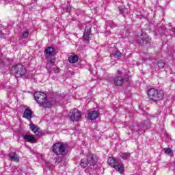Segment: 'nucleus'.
<instances>
[{
  "label": "nucleus",
  "instance_id": "f257e3e1",
  "mask_svg": "<svg viewBox=\"0 0 175 175\" xmlns=\"http://www.w3.org/2000/svg\"><path fill=\"white\" fill-rule=\"evenodd\" d=\"M11 75L15 76V77H25V79H28V72L25 67L23 64H18L15 66H13L11 68Z\"/></svg>",
  "mask_w": 175,
  "mask_h": 175
},
{
  "label": "nucleus",
  "instance_id": "f03ea898",
  "mask_svg": "<svg viewBox=\"0 0 175 175\" xmlns=\"http://www.w3.org/2000/svg\"><path fill=\"white\" fill-rule=\"evenodd\" d=\"M163 95H165V94L162 90H158L155 88L148 90V96L149 99L153 100V102H158V100L163 99Z\"/></svg>",
  "mask_w": 175,
  "mask_h": 175
},
{
  "label": "nucleus",
  "instance_id": "7ed1b4c3",
  "mask_svg": "<svg viewBox=\"0 0 175 175\" xmlns=\"http://www.w3.org/2000/svg\"><path fill=\"white\" fill-rule=\"evenodd\" d=\"M98 163V157L92 154H89L87 159H83L80 165L81 167H87V166H94Z\"/></svg>",
  "mask_w": 175,
  "mask_h": 175
},
{
  "label": "nucleus",
  "instance_id": "20e7f679",
  "mask_svg": "<svg viewBox=\"0 0 175 175\" xmlns=\"http://www.w3.org/2000/svg\"><path fill=\"white\" fill-rule=\"evenodd\" d=\"M52 150L56 155H62V157L66 155V146L62 142L55 144L52 147Z\"/></svg>",
  "mask_w": 175,
  "mask_h": 175
},
{
  "label": "nucleus",
  "instance_id": "39448f33",
  "mask_svg": "<svg viewBox=\"0 0 175 175\" xmlns=\"http://www.w3.org/2000/svg\"><path fill=\"white\" fill-rule=\"evenodd\" d=\"M108 164L111 167H113L120 174H122L124 170H125V167L122 163H118L114 158L109 157L108 159Z\"/></svg>",
  "mask_w": 175,
  "mask_h": 175
},
{
  "label": "nucleus",
  "instance_id": "423d86ee",
  "mask_svg": "<svg viewBox=\"0 0 175 175\" xmlns=\"http://www.w3.org/2000/svg\"><path fill=\"white\" fill-rule=\"evenodd\" d=\"M118 77L114 79L113 83L116 85L120 86L125 81H128V73H125L121 70H118Z\"/></svg>",
  "mask_w": 175,
  "mask_h": 175
},
{
  "label": "nucleus",
  "instance_id": "0eeeda50",
  "mask_svg": "<svg viewBox=\"0 0 175 175\" xmlns=\"http://www.w3.org/2000/svg\"><path fill=\"white\" fill-rule=\"evenodd\" d=\"M34 98L35 100L38 102V104L40 105V106H42V105H44V102H46V94L40 92H36L34 93Z\"/></svg>",
  "mask_w": 175,
  "mask_h": 175
},
{
  "label": "nucleus",
  "instance_id": "6e6552de",
  "mask_svg": "<svg viewBox=\"0 0 175 175\" xmlns=\"http://www.w3.org/2000/svg\"><path fill=\"white\" fill-rule=\"evenodd\" d=\"M46 58L50 62V64H54L55 61V56H54V48L53 46H49L46 49Z\"/></svg>",
  "mask_w": 175,
  "mask_h": 175
},
{
  "label": "nucleus",
  "instance_id": "1a4fd4ad",
  "mask_svg": "<svg viewBox=\"0 0 175 175\" xmlns=\"http://www.w3.org/2000/svg\"><path fill=\"white\" fill-rule=\"evenodd\" d=\"M79 118H81V112L77 109H73L70 112V120L71 121H77Z\"/></svg>",
  "mask_w": 175,
  "mask_h": 175
},
{
  "label": "nucleus",
  "instance_id": "9d476101",
  "mask_svg": "<svg viewBox=\"0 0 175 175\" xmlns=\"http://www.w3.org/2000/svg\"><path fill=\"white\" fill-rule=\"evenodd\" d=\"M83 38L86 43H90V40L91 39V27L87 26L85 27Z\"/></svg>",
  "mask_w": 175,
  "mask_h": 175
},
{
  "label": "nucleus",
  "instance_id": "9b49d317",
  "mask_svg": "<svg viewBox=\"0 0 175 175\" xmlns=\"http://www.w3.org/2000/svg\"><path fill=\"white\" fill-rule=\"evenodd\" d=\"M33 113V112L32 111V110H31L29 107H27V108H25L23 112V118H26V120H31V118H32Z\"/></svg>",
  "mask_w": 175,
  "mask_h": 175
},
{
  "label": "nucleus",
  "instance_id": "f8f14e48",
  "mask_svg": "<svg viewBox=\"0 0 175 175\" xmlns=\"http://www.w3.org/2000/svg\"><path fill=\"white\" fill-rule=\"evenodd\" d=\"M8 157L10 161H12L13 162H19L20 161V157H18V155L16 154V152H10Z\"/></svg>",
  "mask_w": 175,
  "mask_h": 175
},
{
  "label": "nucleus",
  "instance_id": "ddd939ff",
  "mask_svg": "<svg viewBox=\"0 0 175 175\" xmlns=\"http://www.w3.org/2000/svg\"><path fill=\"white\" fill-rule=\"evenodd\" d=\"M30 129L34 132L37 136H42V130L34 124H30Z\"/></svg>",
  "mask_w": 175,
  "mask_h": 175
},
{
  "label": "nucleus",
  "instance_id": "4468645a",
  "mask_svg": "<svg viewBox=\"0 0 175 175\" xmlns=\"http://www.w3.org/2000/svg\"><path fill=\"white\" fill-rule=\"evenodd\" d=\"M98 117H99V112L98 111H91L88 113V118L92 121L96 120Z\"/></svg>",
  "mask_w": 175,
  "mask_h": 175
},
{
  "label": "nucleus",
  "instance_id": "2eb2a0df",
  "mask_svg": "<svg viewBox=\"0 0 175 175\" xmlns=\"http://www.w3.org/2000/svg\"><path fill=\"white\" fill-rule=\"evenodd\" d=\"M23 139L28 143H35V137L33 135H25Z\"/></svg>",
  "mask_w": 175,
  "mask_h": 175
},
{
  "label": "nucleus",
  "instance_id": "dca6fc26",
  "mask_svg": "<svg viewBox=\"0 0 175 175\" xmlns=\"http://www.w3.org/2000/svg\"><path fill=\"white\" fill-rule=\"evenodd\" d=\"M77 61H79V56L77 55H73L68 57V62L70 64H76Z\"/></svg>",
  "mask_w": 175,
  "mask_h": 175
},
{
  "label": "nucleus",
  "instance_id": "f3484780",
  "mask_svg": "<svg viewBox=\"0 0 175 175\" xmlns=\"http://www.w3.org/2000/svg\"><path fill=\"white\" fill-rule=\"evenodd\" d=\"M119 157H120V158H122V159L126 160V159H129V158H131V154L128 152H125V153L120 152L119 154Z\"/></svg>",
  "mask_w": 175,
  "mask_h": 175
},
{
  "label": "nucleus",
  "instance_id": "a211bd4d",
  "mask_svg": "<svg viewBox=\"0 0 175 175\" xmlns=\"http://www.w3.org/2000/svg\"><path fill=\"white\" fill-rule=\"evenodd\" d=\"M141 130L138 131V133L139 135H142L144 132H146V129H147V126L144 124H141L140 126Z\"/></svg>",
  "mask_w": 175,
  "mask_h": 175
},
{
  "label": "nucleus",
  "instance_id": "6ab92c4d",
  "mask_svg": "<svg viewBox=\"0 0 175 175\" xmlns=\"http://www.w3.org/2000/svg\"><path fill=\"white\" fill-rule=\"evenodd\" d=\"M139 39H140L141 40H142V42H147V40H148V36L146 35V34H141V36L139 37Z\"/></svg>",
  "mask_w": 175,
  "mask_h": 175
},
{
  "label": "nucleus",
  "instance_id": "aec40b11",
  "mask_svg": "<svg viewBox=\"0 0 175 175\" xmlns=\"http://www.w3.org/2000/svg\"><path fill=\"white\" fill-rule=\"evenodd\" d=\"M41 106L49 108V107H51V106H53V104H51V102L45 101L44 102V104L41 105Z\"/></svg>",
  "mask_w": 175,
  "mask_h": 175
},
{
  "label": "nucleus",
  "instance_id": "412c9836",
  "mask_svg": "<svg viewBox=\"0 0 175 175\" xmlns=\"http://www.w3.org/2000/svg\"><path fill=\"white\" fill-rule=\"evenodd\" d=\"M122 55V53H121V52H120L119 51H116L114 54L115 58H118V59L121 58Z\"/></svg>",
  "mask_w": 175,
  "mask_h": 175
},
{
  "label": "nucleus",
  "instance_id": "4be33fe9",
  "mask_svg": "<svg viewBox=\"0 0 175 175\" xmlns=\"http://www.w3.org/2000/svg\"><path fill=\"white\" fill-rule=\"evenodd\" d=\"M157 65L160 69H163V68L165 67V62L159 61L158 62Z\"/></svg>",
  "mask_w": 175,
  "mask_h": 175
},
{
  "label": "nucleus",
  "instance_id": "5701e85b",
  "mask_svg": "<svg viewBox=\"0 0 175 175\" xmlns=\"http://www.w3.org/2000/svg\"><path fill=\"white\" fill-rule=\"evenodd\" d=\"M28 35H29V32H28V31H25L22 33V37L23 38H28Z\"/></svg>",
  "mask_w": 175,
  "mask_h": 175
},
{
  "label": "nucleus",
  "instance_id": "b1692460",
  "mask_svg": "<svg viewBox=\"0 0 175 175\" xmlns=\"http://www.w3.org/2000/svg\"><path fill=\"white\" fill-rule=\"evenodd\" d=\"M164 151L165 154H172V149L170 148H165Z\"/></svg>",
  "mask_w": 175,
  "mask_h": 175
},
{
  "label": "nucleus",
  "instance_id": "393cba45",
  "mask_svg": "<svg viewBox=\"0 0 175 175\" xmlns=\"http://www.w3.org/2000/svg\"><path fill=\"white\" fill-rule=\"evenodd\" d=\"M70 10H72V7H70V6H67V7L66 8V13H70Z\"/></svg>",
  "mask_w": 175,
  "mask_h": 175
},
{
  "label": "nucleus",
  "instance_id": "a878e982",
  "mask_svg": "<svg viewBox=\"0 0 175 175\" xmlns=\"http://www.w3.org/2000/svg\"><path fill=\"white\" fill-rule=\"evenodd\" d=\"M54 72L55 73H59V68H55Z\"/></svg>",
  "mask_w": 175,
  "mask_h": 175
},
{
  "label": "nucleus",
  "instance_id": "bb28decb",
  "mask_svg": "<svg viewBox=\"0 0 175 175\" xmlns=\"http://www.w3.org/2000/svg\"><path fill=\"white\" fill-rule=\"evenodd\" d=\"M120 13H124V10L120 9Z\"/></svg>",
  "mask_w": 175,
  "mask_h": 175
},
{
  "label": "nucleus",
  "instance_id": "cd10ccee",
  "mask_svg": "<svg viewBox=\"0 0 175 175\" xmlns=\"http://www.w3.org/2000/svg\"><path fill=\"white\" fill-rule=\"evenodd\" d=\"M174 33H175V30H173Z\"/></svg>",
  "mask_w": 175,
  "mask_h": 175
},
{
  "label": "nucleus",
  "instance_id": "c85d7f7f",
  "mask_svg": "<svg viewBox=\"0 0 175 175\" xmlns=\"http://www.w3.org/2000/svg\"><path fill=\"white\" fill-rule=\"evenodd\" d=\"M38 98H40V96H38Z\"/></svg>",
  "mask_w": 175,
  "mask_h": 175
},
{
  "label": "nucleus",
  "instance_id": "c756f323",
  "mask_svg": "<svg viewBox=\"0 0 175 175\" xmlns=\"http://www.w3.org/2000/svg\"><path fill=\"white\" fill-rule=\"evenodd\" d=\"M139 43H142V41H139Z\"/></svg>",
  "mask_w": 175,
  "mask_h": 175
}]
</instances>
